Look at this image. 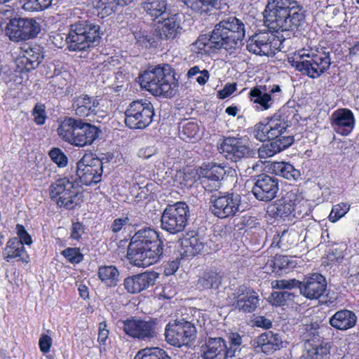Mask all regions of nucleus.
I'll use <instances>...</instances> for the list:
<instances>
[{"label": "nucleus", "instance_id": "30", "mask_svg": "<svg viewBox=\"0 0 359 359\" xmlns=\"http://www.w3.org/2000/svg\"><path fill=\"white\" fill-rule=\"evenodd\" d=\"M3 257L9 263L15 261L27 264L30 261L25 245L16 237L8 239L3 250Z\"/></svg>", "mask_w": 359, "mask_h": 359}, {"label": "nucleus", "instance_id": "45", "mask_svg": "<svg viewBox=\"0 0 359 359\" xmlns=\"http://www.w3.org/2000/svg\"><path fill=\"white\" fill-rule=\"evenodd\" d=\"M135 359H171L167 352L158 347L144 348L138 351Z\"/></svg>", "mask_w": 359, "mask_h": 359}, {"label": "nucleus", "instance_id": "64", "mask_svg": "<svg viewBox=\"0 0 359 359\" xmlns=\"http://www.w3.org/2000/svg\"><path fill=\"white\" fill-rule=\"evenodd\" d=\"M47 67L50 69V72H46L45 74L47 78L57 77L62 73L61 69L57 67V66L53 63L48 65Z\"/></svg>", "mask_w": 359, "mask_h": 359}, {"label": "nucleus", "instance_id": "50", "mask_svg": "<svg viewBox=\"0 0 359 359\" xmlns=\"http://www.w3.org/2000/svg\"><path fill=\"white\" fill-rule=\"evenodd\" d=\"M350 205L346 203H340L333 205L332 210L328 216L331 222H336L343 217L349 210Z\"/></svg>", "mask_w": 359, "mask_h": 359}, {"label": "nucleus", "instance_id": "36", "mask_svg": "<svg viewBox=\"0 0 359 359\" xmlns=\"http://www.w3.org/2000/svg\"><path fill=\"white\" fill-rule=\"evenodd\" d=\"M198 168H187L177 170L175 176V182L181 188L191 187L196 182L201 180Z\"/></svg>", "mask_w": 359, "mask_h": 359}, {"label": "nucleus", "instance_id": "31", "mask_svg": "<svg viewBox=\"0 0 359 359\" xmlns=\"http://www.w3.org/2000/svg\"><path fill=\"white\" fill-rule=\"evenodd\" d=\"M99 102L96 98L84 94L75 97L72 104L76 116L80 118L95 114Z\"/></svg>", "mask_w": 359, "mask_h": 359}, {"label": "nucleus", "instance_id": "35", "mask_svg": "<svg viewBox=\"0 0 359 359\" xmlns=\"http://www.w3.org/2000/svg\"><path fill=\"white\" fill-rule=\"evenodd\" d=\"M249 98L251 102L256 104L257 109L265 111L269 109L273 104V97L262 89V86H257L251 88L249 93Z\"/></svg>", "mask_w": 359, "mask_h": 359}, {"label": "nucleus", "instance_id": "55", "mask_svg": "<svg viewBox=\"0 0 359 359\" xmlns=\"http://www.w3.org/2000/svg\"><path fill=\"white\" fill-rule=\"evenodd\" d=\"M52 338L47 334H42L39 340V346L41 352L48 353L52 346Z\"/></svg>", "mask_w": 359, "mask_h": 359}, {"label": "nucleus", "instance_id": "48", "mask_svg": "<svg viewBox=\"0 0 359 359\" xmlns=\"http://www.w3.org/2000/svg\"><path fill=\"white\" fill-rule=\"evenodd\" d=\"M61 255L68 262L74 265L81 263L84 258L79 248L68 247L61 252Z\"/></svg>", "mask_w": 359, "mask_h": 359}, {"label": "nucleus", "instance_id": "17", "mask_svg": "<svg viewBox=\"0 0 359 359\" xmlns=\"http://www.w3.org/2000/svg\"><path fill=\"white\" fill-rule=\"evenodd\" d=\"M281 197L267 206V213L273 218L288 217L294 212L301 196L297 188L285 189Z\"/></svg>", "mask_w": 359, "mask_h": 359}, {"label": "nucleus", "instance_id": "57", "mask_svg": "<svg viewBox=\"0 0 359 359\" xmlns=\"http://www.w3.org/2000/svg\"><path fill=\"white\" fill-rule=\"evenodd\" d=\"M129 219L128 217L115 219L110 226V229L114 233H118L122 228L128 223Z\"/></svg>", "mask_w": 359, "mask_h": 359}, {"label": "nucleus", "instance_id": "22", "mask_svg": "<svg viewBox=\"0 0 359 359\" xmlns=\"http://www.w3.org/2000/svg\"><path fill=\"white\" fill-rule=\"evenodd\" d=\"M218 149L226 159L237 162L243 158H249L254 155V151L243 144L239 138L224 137L218 147Z\"/></svg>", "mask_w": 359, "mask_h": 359}, {"label": "nucleus", "instance_id": "1", "mask_svg": "<svg viewBox=\"0 0 359 359\" xmlns=\"http://www.w3.org/2000/svg\"><path fill=\"white\" fill-rule=\"evenodd\" d=\"M245 36L243 22L231 16L216 24L210 34L199 35L190 45V50L201 55H210L222 48L231 53L243 44Z\"/></svg>", "mask_w": 359, "mask_h": 359}, {"label": "nucleus", "instance_id": "44", "mask_svg": "<svg viewBox=\"0 0 359 359\" xmlns=\"http://www.w3.org/2000/svg\"><path fill=\"white\" fill-rule=\"evenodd\" d=\"M292 264V262L289 259L287 256L276 255L267 260L266 266L269 267L271 272L278 273L283 269L293 267V266H291Z\"/></svg>", "mask_w": 359, "mask_h": 359}, {"label": "nucleus", "instance_id": "14", "mask_svg": "<svg viewBox=\"0 0 359 359\" xmlns=\"http://www.w3.org/2000/svg\"><path fill=\"white\" fill-rule=\"evenodd\" d=\"M39 32V24L35 20L22 18H11L5 28L6 36L15 43L34 39Z\"/></svg>", "mask_w": 359, "mask_h": 359}, {"label": "nucleus", "instance_id": "40", "mask_svg": "<svg viewBox=\"0 0 359 359\" xmlns=\"http://www.w3.org/2000/svg\"><path fill=\"white\" fill-rule=\"evenodd\" d=\"M167 6V0H144L142 4L144 11L154 19L165 14Z\"/></svg>", "mask_w": 359, "mask_h": 359}, {"label": "nucleus", "instance_id": "29", "mask_svg": "<svg viewBox=\"0 0 359 359\" xmlns=\"http://www.w3.org/2000/svg\"><path fill=\"white\" fill-rule=\"evenodd\" d=\"M327 287L324 276L320 273H313L302 282L301 294L309 299H317L323 295Z\"/></svg>", "mask_w": 359, "mask_h": 359}, {"label": "nucleus", "instance_id": "41", "mask_svg": "<svg viewBox=\"0 0 359 359\" xmlns=\"http://www.w3.org/2000/svg\"><path fill=\"white\" fill-rule=\"evenodd\" d=\"M179 127L180 137L186 142H194L198 138L199 126L195 121H191L181 123Z\"/></svg>", "mask_w": 359, "mask_h": 359}, {"label": "nucleus", "instance_id": "16", "mask_svg": "<svg viewBox=\"0 0 359 359\" xmlns=\"http://www.w3.org/2000/svg\"><path fill=\"white\" fill-rule=\"evenodd\" d=\"M229 298L234 309L243 313H252L259 306V294L253 288L245 285L238 286Z\"/></svg>", "mask_w": 359, "mask_h": 359}, {"label": "nucleus", "instance_id": "51", "mask_svg": "<svg viewBox=\"0 0 359 359\" xmlns=\"http://www.w3.org/2000/svg\"><path fill=\"white\" fill-rule=\"evenodd\" d=\"M34 122L39 126L43 125L46 120V113L45 106L41 104H36L32 111Z\"/></svg>", "mask_w": 359, "mask_h": 359}, {"label": "nucleus", "instance_id": "25", "mask_svg": "<svg viewBox=\"0 0 359 359\" xmlns=\"http://www.w3.org/2000/svg\"><path fill=\"white\" fill-rule=\"evenodd\" d=\"M158 273L151 271L137 273L125 278L123 285L128 292L137 294L155 284Z\"/></svg>", "mask_w": 359, "mask_h": 359}, {"label": "nucleus", "instance_id": "34", "mask_svg": "<svg viewBox=\"0 0 359 359\" xmlns=\"http://www.w3.org/2000/svg\"><path fill=\"white\" fill-rule=\"evenodd\" d=\"M97 277L107 287H115L119 282L120 273L114 265H101L97 269Z\"/></svg>", "mask_w": 359, "mask_h": 359}, {"label": "nucleus", "instance_id": "32", "mask_svg": "<svg viewBox=\"0 0 359 359\" xmlns=\"http://www.w3.org/2000/svg\"><path fill=\"white\" fill-rule=\"evenodd\" d=\"M357 322L355 313L348 309L337 311L329 320L330 325L339 330H347L353 327Z\"/></svg>", "mask_w": 359, "mask_h": 359}, {"label": "nucleus", "instance_id": "59", "mask_svg": "<svg viewBox=\"0 0 359 359\" xmlns=\"http://www.w3.org/2000/svg\"><path fill=\"white\" fill-rule=\"evenodd\" d=\"M262 89L269 93L270 96L273 97V101L276 97L282 93V89L280 85L278 84H269V85H261Z\"/></svg>", "mask_w": 359, "mask_h": 359}, {"label": "nucleus", "instance_id": "4", "mask_svg": "<svg viewBox=\"0 0 359 359\" xmlns=\"http://www.w3.org/2000/svg\"><path fill=\"white\" fill-rule=\"evenodd\" d=\"M163 247L159 232L144 228L133 236L128 245L127 257L134 266L147 267L160 261Z\"/></svg>", "mask_w": 359, "mask_h": 359}, {"label": "nucleus", "instance_id": "10", "mask_svg": "<svg viewBox=\"0 0 359 359\" xmlns=\"http://www.w3.org/2000/svg\"><path fill=\"white\" fill-rule=\"evenodd\" d=\"M330 328L313 323L306 325L302 333L305 341L307 359H325L330 353L331 346L324 339L323 332Z\"/></svg>", "mask_w": 359, "mask_h": 359}, {"label": "nucleus", "instance_id": "54", "mask_svg": "<svg viewBox=\"0 0 359 359\" xmlns=\"http://www.w3.org/2000/svg\"><path fill=\"white\" fill-rule=\"evenodd\" d=\"M109 331L107 329L106 321L100 322L98 325L97 341L100 344L105 345L109 337Z\"/></svg>", "mask_w": 359, "mask_h": 359}, {"label": "nucleus", "instance_id": "23", "mask_svg": "<svg viewBox=\"0 0 359 359\" xmlns=\"http://www.w3.org/2000/svg\"><path fill=\"white\" fill-rule=\"evenodd\" d=\"M198 171L205 189L210 192L219 187V182L226 175L224 167L213 162L203 163Z\"/></svg>", "mask_w": 359, "mask_h": 359}, {"label": "nucleus", "instance_id": "38", "mask_svg": "<svg viewBox=\"0 0 359 359\" xmlns=\"http://www.w3.org/2000/svg\"><path fill=\"white\" fill-rule=\"evenodd\" d=\"M270 169L276 175L287 180H297L300 177L299 170L295 169L293 165L287 162H273L271 163Z\"/></svg>", "mask_w": 359, "mask_h": 359}, {"label": "nucleus", "instance_id": "8", "mask_svg": "<svg viewBox=\"0 0 359 359\" xmlns=\"http://www.w3.org/2000/svg\"><path fill=\"white\" fill-rule=\"evenodd\" d=\"M48 191L50 199L60 208L73 210L83 201L82 187L67 177L55 180L50 185Z\"/></svg>", "mask_w": 359, "mask_h": 359}, {"label": "nucleus", "instance_id": "46", "mask_svg": "<svg viewBox=\"0 0 359 359\" xmlns=\"http://www.w3.org/2000/svg\"><path fill=\"white\" fill-rule=\"evenodd\" d=\"M135 38L139 44H140L142 46L145 47L146 48L156 47L158 41L160 39L158 34L155 35L154 33L151 32L145 33L141 31L136 33V34L135 35Z\"/></svg>", "mask_w": 359, "mask_h": 359}, {"label": "nucleus", "instance_id": "24", "mask_svg": "<svg viewBox=\"0 0 359 359\" xmlns=\"http://www.w3.org/2000/svg\"><path fill=\"white\" fill-rule=\"evenodd\" d=\"M278 189L277 178L262 174L257 176L252 192L257 200L267 202L276 196Z\"/></svg>", "mask_w": 359, "mask_h": 359}, {"label": "nucleus", "instance_id": "18", "mask_svg": "<svg viewBox=\"0 0 359 359\" xmlns=\"http://www.w3.org/2000/svg\"><path fill=\"white\" fill-rule=\"evenodd\" d=\"M280 39L270 32L256 33L249 39L247 49L259 55H272L280 50Z\"/></svg>", "mask_w": 359, "mask_h": 359}, {"label": "nucleus", "instance_id": "3", "mask_svg": "<svg viewBox=\"0 0 359 359\" xmlns=\"http://www.w3.org/2000/svg\"><path fill=\"white\" fill-rule=\"evenodd\" d=\"M287 121L280 116H271L266 121H260L254 126L252 134L256 140L270 141L259 149L262 158L271 157L294 143V136L287 133Z\"/></svg>", "mask_w": 359, "mask_h": 359}, {"label": "nucleus", "instance_id": "62", "mask_svg": "<svg viewBox=\"0 0 359 359\" xmlns=\"http://www.w3.org/2000/svg\"><path fill=\"white\" fill-rule=\"evenodd\" d=\"M255 325L258 327L269 329L272 327V322L265 316H257L254 320Z\"/></svg>", "mask_w": 359, "mask_h": 359}, {"label": "nucleus", "instance_id": "21", "mask_svg": "<svg viewBox=\"0 0 359 359\" xmlns=\"http://www.w3.org/2000/svg\"><path fill=\"white\" fill-rule=\"evenodd\" d=\"M43 58V55L39 47L25 46L21 48V51L15 60L17 74L14 77L23 78L25 73L38 67Z\"/></svg>", "mask_w": 359, "mask_h": 359}, {"label": "nucleus", "instance_id": "15", "mask_svg": "<svg viewBox=\"0 0 359 359\" xmlns=\"http://www.w3.org/2000/svg\"><path fill=\"white\" fill-rule=\"evenodd\" d=\"M123 330L130 337L140 341H149L156 335V320H148L131 317L122 321Z\"/></svg>", "mask_w": 359, "mask_h": 359}, {"label": "nucleus", "instance_id": "5", "mask_svg": "<svg viewBox=\"0 0 359 359\" xmlns=\"http://www.w3.org/2000/svg\"><path fill=\"white\" fill-rule=\"evenodd\" d=\"M175 69L169 64L163 63L149 67L139 74V82L153 95L171 97L175 95L178 87Z\"/></svg>", "mask_w": 359, "mask_h": 359}, {"label": "nucleus", "instance_id": "26", "mask_svg": "<svg viewBox=\"0 0 359 359\" xmlns=\"http://www.w3.org/2000/svg\"><path fill=\"white\" fill-rule=\"evenodd\" d=\"M355 121L353 111L347 108L337 109L332 114L330 118L333 129L343 136H347L352 132Z\"/></svg>", "mask_w": 359, "mask_h": 359}, {"label": "nucleus", "instance_id": "7", "mask_svg": "<svg viewBox=\"0 0 359 359\" xmlns=\"http://www.w3.org/2000/svg\"><path fill=\"white\" fill-rule=\"evenodd\" d=\"M291 65L307 76L316 79L330 67V53L325 47L301 50L289 58Z\"/></svg>", "mask_w": 359, "mask_h": 359}, {"label": "nucleus", "instance_id": "27", "mask_svg": "<svg viewBox=\"0 0 359 359\" xmlns=\"http://www.w3.org/2000/svg\"><path fill=\"white\" fill-rule=\"evenodd\" d=\"M282 343L279 334L267 331L255 338L252 341V346L257 353L271 354L281 348Z\"/></svg>", "mask_w": 359, "mask_h": 359}, {"label": "nucleus", "instance_id": "52", "mask_svg": "<svg viewBox=\"0 0 359 359\" xmlns=\"http://www.w3.org/2000/svg\"><path fill=\"white\" fill-rule=\"evenodd\" d=\"M85 227L82 222H73L70 229V238L72 240L79 241L84 233Z\"/></svg>", "mask_w": 359, "mask_h": 359}, {"label": "nucleus", "instance_id": "53", "mask_svg": "<svg viewBox=\"0 0 359 359\" xmlns=\"http://www.w3.org/2000/svg\"><path fill=\"white\" fill-rule=\"evenodd\" d=\"M17 235L18 241L22 242V244L29 245L32 243L31 236L28 233L25 226L22 224H18L16 225Z\"/></svg>", "mask_w": 359, "mask_h": 359}, {"label": "nucleus", "instance_id": "58", "mask_svg": "<svg viewBox=\"0 0 359 359\" xmlns=\"http://www.w3.org/2000/svg\"><path fill=\"white\" fill-rule=\"evenodd\" d=\"M177 294V290L175 286L171 283H166L163 287L162 291L160 294L161 297L163 299H170Z\"/></svg>", "mask_w": 359, "mask_h": 359}, {"label": "nucleus", "instance_id": "12", "mask_svg": "<svg viewBox=\"0 0 359 359\" xmlns=\"http://www.w3.org/2000/svg\"><path fill=\"white\" fill-rule=\"evenodd\" d=\"M189 217V206L184 202L168 205L161 218V227L171 234L184 231Z\"/></svg>", "mask_w": 359, "mask_h": 359}, {"label": "nucleus", "instance_id": "28", "mask_svg": "<svg viewBox=\"0 0 359 359\" xmlns=\"http://www.w3.org/2000/svg\"><path fill=\"white\" fill-rule=\"evenodd\" d=\"M235 355V350L228 348L226 341L221 338H210L203 353V359H228Z\"/></svg>", "mask_w": 359, "mask_h": 359}, {"label": "nucleus", "instance_id": "9", "mask_svg": "<svg viewBox=\"0 0 359 359\" xmlns=\"http://www.w3.org/2000/svg\"><path fill=\"white\" fill-rule=\"evenodd\" d=\"M100 38L98 25L89 20H81L69 26L66 41L70 50L82 51L97 46Z\"/></svg>", "mask_w": 359, "mask_h": 359}, {"label": "nucleus", "instance_id": "49", "mask_svg": "<svg viewBox=\"0 0 359 359\" xmlns=\"http://www.w3.org/2000/svg\"><path fill=\"white\" fill-rule=\"evenodd\" d=\"M52 0H24L22 8L27 11H39L48 8Z\"/></svg>", "mask_w": 359, "mask_h": 359}, {"label": "nucleus", "instance_id": "47", "mask_svg": "<svg viewBox=\"0 0 359 359\" xmlns=\"http://www.w3.org/2000/svg\"><path fill=\"white\" fill-rule=\"evenodd\" d=\"M48 154L52 162L58 168H64L68 165L69 158L60 148L53 147L49 150Z\"/></svg>", "mask_w": 359, "mask_h": 359}, {"label": "nucleus", "instance_id": "13", "mask_svg": "<svg viewBox=\"0 0 359 359\" xmlns=\"http://www.w3.org/2000/svg\"><path fill=\"white\" fill-rule=\"evenodd\" d=\"M76 174L81 182L86 186L96 184L102 180L103 163L92 151L84 154L76 163Z\"/></svg>", "mask_w": 359, "mask_h": 359}, {"label": "nucleus", "instance_id": "61", "mask_svg": "<svg viewBox=\"0 0 359 359\" xmlns=\"http://www.w3.org/2000/svg\"><path fill=\"white\" fill-rule=\"evenodd\" d=\"M179 267L180 262L177 259L168 262L164 266V273L165 276H171L177 271Z\"/></svg>", "mask_w": 359, "mask_h": 359}, {"label": "nucleus", "instance_id": "2", "mask_svg": "<svg viewBox=\"0 0 359 359\" xmlns=\"http://www.w3.org/2000/svg\"><path fill=\"white\" fill-rule=\"evenodd\" d=\"M263 13L265 25L274 32L301 34L306 25L305 11L296 0H269Z\"/></svg>", "mask_w": 359, "mask_h": 359}, {"label": "nucleus", "instance_id": "63", "mask_svg": "<svg viewBox=\"0 0 359 359\" xmlns=\"http://www.w3.org/2000/svg\"><path fill=\"white\" fill-rule=\"evenodd\" d=\"M339 32L337 30H331L327 34L324 33V39L329 46H333L339 38Z\"/></svg>", "mask_w": 359, "mask_h": 359}, {"label": "nucleus", "instance_id": "39", "mask_svg": "<svg viewBox=\"0 0 359 359\" xmlns=\"http://www.w3.org/2000/svg\"><path fill=\"white\" fill-rule=\"evenodd\" d=\"M182 254L187 258L193 257L199 254L203 249V243L198 236H185L182 239Z\"/></svg>", "mask_w": 359, "mask_h": 359}, {"label": "nucleus", "instance_id": "56", "mask_svg": "<svg viewBox=\"0 0 359 359\" xmlns=\"http://www.w3.org/2000/svg\"><path fill=\"white\" fill-rule=\"evenodd\" d=\"M236 90V83H226L223 89L220 90L217 93V97L219 99H226L230 95H231Z\"/></svg>", "mask_w": 359, "mask_h": 359}, {"label": "nucleus", "instance_id": "6", "mask_svg": "<svg viewBox=\"0 0 359 359\" xmlns=\"http://www.w3.org/2000/svg\"><path fill=\"white\" fill-rule=\"evenodd\" d=\"M57 132L63 142L81 148L90 146L98 137L100 130L81 118L66 116L60 122Z\"/></svg>", "mask_w": 359, "mask_h": 359}, {"label": "nucleus", "instance_id": "20", "mask_svg": "<svg viewBox=\"0 0 359 359\" xmlns=\"http://www.w3.org/2000/svg\"><path fill=\"white\" fill-rule=\"evenodd\" d=\"M240 204L241 196L238 194L226 192L212 200L210 209L215 217L226 219L236 215Z\"/></svg>", "mask_w": 359, "mask_h": 359}, {"label": "nucleus", "instance_id": "42", "mask_svg": "<svg viewBox=\"0 0 359 359\" xmlns=\"http://www.w3.org/2000/svg\"><path fill=\"white\" fill-rule=\"evenodd\" d=\"M188 8L198 13H208L214 8L218 0H183Z\"/></svg>", "mask_w": 359, "mask_h": 359}, {"label": "nucleus", "instance_id": "11", "mask_svg": "<svg viewBox=\"0 0 359 359\" xmlns=\"http://www.w3.org/2000/svg\"><path fill=\"white\" fill-rule=\"evenodd\" d=\"M154 116V106L147 100H137L129 104L125 111V124L133 130L149 126Z\"/></svg>", "mask_w": 359, "mask_h": 359}, {"label": "nucleus", "instance_id": "33", "mask_svg": "<svg viewBox=\"0 0 359 359\" xmlns=\"http://www.w3.org/2000/svg\"><path fill=\"white\" fill-rule=\"evenodd\" d=\"M222 276L216 270L206 269L199 276L196 283V287L199 290L218 289L222 284Z\"/></svg>", "mask_w": 359, "mask_h": 359}, {"label": "nucleus", "instance_id": "37", "mask_svg": "<svg viewBox=\"0 0 359 359\" xmlns=\"http://www.w3.org/2000/svg\"><path fill=\"white\" fill-rule=\"evenodd\" d=\"M180 27L175 15L165 18L159 23L156 32L160 39H174L177 34V29Z\"/></svg>", "mask_w": 359, "mask_h": 359}, {"label": "nucleus", "instance_id": "19", "mask_svg": "<svg viewBox=\"0 0 359 359\" xmlns=\"http://www.w3.org/2000/svg\"><path fill=\"white\" fill-rule=\"evenodd\" d=\"M196 327L188 321L169 323L165 330V337L170 344L181 347L194 339Z\"/></svg>", "mask_w": 359, "mask_h": 359}, {"label": "nucleus", "instance_id": "43", "mask_svg": "<svg viewBox=\"0 0 359 359\" xmlns=\"http://www.w3.org/2000/svg\"><path fill=\"white\" fill-rule=\"evenodd\" d=\"M297 297L292 292L287 291L273 292L269 297V303L274 306H289L294 301Z\"/></svg>", "mask_w": 359, "mask_h": 359}, {"label": "nucleus", "instance_id": "60", "mask_svg": "<svg viewBox=\"0 0 359 359\" xmlns=\"http://www.w3.org/2000/svg\"><path fill=\"white\" fill-rule=\"evenodd\" d=\"M230 347L236 351L242 344V337L238 332H231L229 335Z\"/></svg>", "mask_w": 359, "mask_h": 359}]
</instances>
